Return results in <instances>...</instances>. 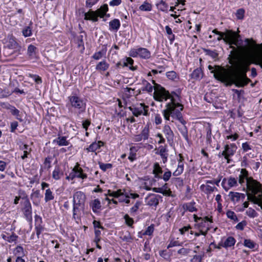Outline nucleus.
<instances>
[{"label":"nucleus","mask_w":262,"mask_h":262,"mask_svg":"<svg viewBox=\"0 0 262 262\" xmlns=\"http://www.w3.org/2000/svg\"><path fill=\"white\" fill-rule=\"evenodd\" d=\"M154 97L156 101L160 102L166 101L168 99H170V101L166 104V108L162 111L165 120H169L170 117H171L172 119L179 120L183 125L186 123L181 113L183 105L179 102L180 100V97L176 92H173L170 94L161 85L155 83Z\"/></svg>","instance_id":"obj_1"},{"label":"nucleus","mask_w":262,"mask_h":262,"mask_svg":"<svg viewBox=\"0 0 262 262\" xmlns=\"http://www.w3.org/2000/svg\"><path fill=\"white\" fill-rule=\"evenodd\" d=\"M229 63L232 65L228 69V85L233 84L238 88L247 85L251 80L247 76L249 70L248 65L241 60L233 61L230 59Z\"/></svg>","instance_id":"obj_2"},{"label":"nucleus","mask_w":262,"mask_h":262,"mask_svg":"<svg viewBox=\"0 0 262 262\" xmlns=\"http://www.w3.org/2000/svg\"><path fill=\"white\" fill-rule=\"evenodd\" d=\"M223 33L224 41L230 45V48L232 49L231 54H234L235 58H237L239 55L245 54L253 50L256 46L255 42L252 39L249 38H246L244 41L246 45L242 46L239 41L243 42V41L239 39L240 36L232 30H226Z\"/></svg>","instance_id":"obj_3"},{"label":"nucleus","mask_w":262,"mask_h":262,"mask_svg":"<svg viewBox=\"0 0 262 262\" xmlns=\"http://www.w3.org/2000/svg\"><path fill=\"white\" fill-rule=\"evenodd\" d=\"M246 185L247 189L253 194H249L248 199L254 204L258 205L262 209V200L256 196L258 193L262 192V185L252 177L247 179Z\"/></svg>","instance_id":"obj_4"},{"label":"nucleus","mask_w":262,"mask_h":262,"mask_svg":"<svg viewBox=\"0 0 262 262\" xmlns=\"http://www.w3.org/2000/svg\"><path fill=\"white\" fill-rule=\"evenodd\" d=\"M85 194L81 191H77L74 193L73 200V217L76 220L79 219V215L84 209Z\"/></svg>","instance_id":"obj_5"},{"label":"nucleus","mask_w":262,"mask_h":262,"mask_svg":"<svg viewBox=\"0 0 262 262\" xmlns=\"http://www.w3.org/2000/svg\"><path fill=\"white\" fill-rule=\"evenodd\" d=\"M208 68L211 73L213 74V77L215 79L228 85V69L220 66H215L213 67L211 65L208 66Z\"/></svg>","instance_id":"obj_6"},{"label":"nucleus","mask_w":262,"mask_h":262,"mask_svg":"<svg viewBox=\"0 0 262 262\" xmlns=\"http://www.w3.org/2000/svg\"><path fill=\"white\" fill-rule=\"evenodd\" d=\"M108 10L107 5L104 4L96 11L90 10L88 12H85L84 19L86 20H92L93 22L97 21L98 20V17L103 18L106 15Z\"/></svg>","instance_id":"obj_7"},{"label":"nucleus","mask_w":262,"mask_h":262,"mask_svg":"<svg viewBox=\"0 0 262 262\" xmlns=\"http://www.w3.org/2000/svg\"><path fill=\"white\" fill-rule=\"evenodd\" d=\"M68 99L72 107L77 109L79 114L85 112L86 103L82 98L73 95L69 96Z\"/></svg>","instance_id":"obj_8"},{"label":"nucleus","mask_w":262,"mask_h":262,"mask_svg":"<svg viewBox=\"0 0 262 262\" xmlns=\"http://www.w3.org/2000/svg\"><path fill=\"white\" fill-rule=\"evenodd\" d=\"M129 55L133 57H139L143 59H149L151 56L150 51L144 48L132 49L129 51Z\"/></svg>","instance_id":"obj_9"},{"label":"nucleus","mask_w":262,"mask_h":262,"mask_svg":"<svg viewBox=\"0 0 262 262\" xmlns=\"http://www.w3.org/2000/svg\"><path fill=\"white\" fill-rule=\"evenodd\" d=\"M148 108L149 106L144 103H140L136 106L128 107V109L132 112L134 116L137 117L141 115L148 116L149 115Z\"/></svg>","instance_id":"obj_10"},{"label":"nucleus","mask_w":262,"mask_h":262,"mask_svg":"<svg viewBox=\"0 0 262 262\" xmlns=\"http://www.w3.org/2000/svg\"><path fill=\"white\" fill-rule=\"evenodd\" d=\"M236 148L237 147L234 144H231L230 145H226L225 146L224 150L222 151V155L227 160L228 163H229L230 162L229 158L234 155Z\"/></svg>","instance_id":"obj_11"},{"label":"nucleus","mask_w":262,"mask_h":262,"mask_svg":"<svg viewBox=\"0 0 262 262\" xmlns=\"http://www.w3.org/2000/svg\"><path fill=\"white\" fill-rule=\"evenodd\" d=\"M25 200L23 203L24 214L28 221L32 220V207L29 199L27 196L23 198Z\"/></svg>","instance_id":"obj_12"},{"label":"nucleus","mask_w":262,"mask_h":262,"mask_svg":"<svg viewBox=\"0 0 262 262\" xmlns=\"http://www.w3.org/2000/svg\"><path fill=\"white\" fill-rule=\"evenodd\" d=\"M160 198H161V196L159 195L155 194H150L146 198V200H148L147 204L150 206L157 207L159 204V200Z\"/></svg>","instance_id":"obj_13"},{"label":"nucleus","mask_w":262,"mask_h":262,"mask_svg":"<svg viewBox=\"0 0 262 262\" xmlns=\"http://www.w3.org/2000/svg\"><path fill=\"white\" fill-rule=\"evenodd\" d=\"M163 132L166 136L167 141L168 142H173L174 134L170 126L168 125H165L163 127Z\"/></svg>","instance_id":"obj_14"},{"label":"nucleus","mask_w":262,"mask_h":262,"mask_svg":"<svg viewBox=\"0 0 262 262\" xmlns=\"http://www.w3.org/2000/svg\"><path fill=\"white\" fill-rule=\"evenodd\" d=\"M74 175L76 178H81L82 179H86L87 178V174L83 172V169L79 167V164L77 163V165L75 166L72 169Z\"/></svg>","instance_id":"obj_15"},{"label":"nucleus","mask_w":262,"mask_h":262,"mask_svg":"<svg viewBox=\"0 0 262 262\" xmlns=\"http://www.w3.org/2000/svg\"><path fill=\"white\" fill-rule=\"evenodd\" d=\"M250 177H248V171L244 168H243L241 170V174L239 176L238 182L239 183L243 185L245 183V180H246V182H247V179Z\"/></svg>","instance_id":"obj_16"},{"label":"nucleus","mask_w":262,"mask_h":262,"mask_svg":"<svg viewBox=\"0 0 262 262\" xmlns=\"http://www.w3.org/2000/svg\"><path fill=\"white\" fill-rule=\"evenodd\" d=\"M190 76L192 79L196 80H200L203 77V73L201 69L197 68L193 71Z\"/></svg>","instance_id":"obj_17"},{"label":"nucleus","mask_w":262,"mask_h":262,"mask_svg":"<svg viewBox=\"0 0 262 262\" xmlns=\"http://www.w3.org/2000/svg\"><path fill=\"white\" fill-rule=\"evenodd\" d=\"M9 111L12 115L15 116L16 119L20 122L23 121L21 114L15 106L11 105Z\"/></svg>","instance_id":"obj_18"},{"label":"nucleus","mask_w":262,"mask_h":262,"mask_svg":"<svg viewBox=\"0 0 262 262\" xmlns=\"http://www.w3.org/2000/svg\"><path fill=\"white\" fill-rule=\"evenodd\" d=\"M109 67L110 64L105 60H103L98 63L96 66V70L100 71H105L109 68Z\"/></svg>","instance_id":"obj_19"},{"label":"nucleus","mask_w":262,"mask_h":262,"mask_svg":"<svg viewBox=\"0 0 262 262\" xmlns=\"http://www.w3.org/2000/svg\"><path fill=\"white\" fill-rule=\"evenodd\" d=\"M120 25V22L118 19H114L109 22V29L117 31L119 29Z\"/></svg>","instance_id":"obj_20"},{"label":"nucleus","mask_w":262,"mask_h":262,"mask_svg":"<svg viewBox=\"0 0 262 262\" xmlns=\"http://www.w3.org/2000/svg\"><path fill=\"white\" fill-rule=\"evenodd\" d=\"M37 48L33 45H30L27 49V55L30 58L33 59L36 57Z\"/></svg>","instance_id":"obj_21"},{"label":"nucleus","mask_w":262,"mask_h":262,"mask_svg":"<svg viewBox=\"0 0 262 262\" xmlns=\"http://www.w3.org/2000/svg\"><path fill=\"white\" fill-rule=\"evenodd\" d=\"M167 151V150L165 146H160L159 152L156 153L160 155L164 163L167 160L168 154L166 153Z\"/></svg>","instance_id":"obj_22"},{"label":"nucleus","mask_w":262,"mask_h":262,"mask_svg":"<svg viewBox=\"0 0 262 262\" xmlns=\"http://www.w3.org/2000/svg\"><path fill=\"white\" fill-rule=\"evenodd\" d=\"M103 145L102 141H99L98 143L96 142L92 143L89 147L86 148L88 152H94L98 149L100 148Z\"/></svg>","instance_id":"obj_23"},{"label":"nucleus","mask_w":262,"mask_h":262,"mask_svg":"<svg viewBox=\"0 0 262 262\" xmlns=\"http://www.w3.org/2000/svg\"><path fill=\"white\" fill-rule=\"evenodd\" d=\"M90 206L92 207V210L95 213H97L101 207L100 201L98 199L93 200L91 203Z\"/></svg>","instance_id":"obj_24"},{"label":"nucleus","mask_w":262,"mask_h":262,"mask_svg":"<svg viewBox=\"0 0 262 262\" xmlns=\"http://www.w3.org/2000/svg\"><path fill=\"white\" fill-rule=\"evenodd\" d=\"M53 142L57 143L59 146H67L69 144V142L67 140L66 137L64 136L58 137L53 141Z\"/></svg>","instance_id":"obj_25"},{"label":"nucleus","mask_w":262,"mask_h":262,"mask_svg":"<svg viewBox=\"0 0 262 262\" xmlns=\"http://www.w3.org/2000/svg\"><path fill=\"white\" fill-rule=\"evenodd\" d=\"M235 239L232 236L228 237L225 242L223 243V247L227 248L234 245L235 243Z\"/></svg>","instance_id":"obj_26"},{"label":"nucleus","mask_w":262,"mask_h":262,"mask_svg":"<svg viewBox=\"0 0 262 262\" xmlns=\"http://www.w3.org/2000/svg\"><path fill=\"white\" fill-rule=\"evenodd\" d=\"M152 83L155 84L156 83L154 80H152ZM143 84L145 86L141 89V90L142 91H147L148 93H151L152 92L153 89H155V85L152 86L148 81L146 80H144L143 81Z\"/></svg>","instance_id":"obj_27"},{"label":"nucleus","mask_w":262,"mask_h":262,"mask_svg":"<svg viewBox=\"0 0 262 262\" xmlns=\"http://www.w3.org/2000/svg\"><path fill=\"white\" fill-rule=\"evenodd\" d=\"M195 204L194 202H191L184 204L183 207L185 210H188L191 212L196 211L197 209L194 206Z\"/></svg>","instance_id":"obj_28"},{"label":"nucleus","mask_w":262,"mask_h":262,"mask_svg":"<svg viewBox=\"0 0 262 262\" xmlns=\"http://www.w3.org/2000/svg\"><path fill=\"white\" fill-rule=\"evenodd\" d=\"M106 51V49H102L101 51L96 52L92 56V58L95 60H98L105 56Z\"/></svg>","instance_id":"obj_29"},{"label":"nucleus","mask_w":262,"mask_h":262,"mask_svg":"<svg viewBox=\"0 0 262 262\" xmlns=\"http://www.w3.org/2000/svg\"><path fill=\"white\" fill-rule=\"evenodd\" d=\"M229 196L231 201L233 202H237L241 199V193L231 191L229 192Z\"/></svg>","instance_id":"obj_30"},{"label":"nucleus","mask_w":262,"mask_h":262,"mask_svg":"<svg viewBox=\"0 0 262 262\" xmlns=\"http://www.w3.org/2000/svg\"><path fill=\"white\" fill-rule=\"evenodd\" d=\"M142 11H150L152 9V5L147 1L144 2L139 8Z\"/></svg>","instance_id":"obj_31"},{"label":"nucleus","mask_w":262,"mask_h":262,"mask_svg":"<svg viewBox=\"0 0 262 262\" xmlns=\"http://www.w3.org/2000/svg\"><path fill=\"white\" fill-rule=\"evenodd\" d=\"M158 9L163 12H167L168 8V5L163 0H161L160 2L157 4Z\"/></svg>","instance_id":"obj_32"},{"label":"nucleus","mask_w":262,"mask_h":262,"mask_svg":"<svg viewBox=\"0 0 262 262\" xmlns=\"http://www.w3.org/2000/svg\"><path fill=\"white\" fill-rule=\"evenodd\" d=\"M3 238L9 243L15 242L18 238V236L13 233L12 234L9 235L8 234H3L2 235Z\"/></svg>","instance_id":"obj_33"},{"label":"nucleus","mask_w":262,"mask_h":262,"mask_svg":"<svg viewBox=\"0 0 262 262\" xmlns=\"http://www.w3.org/2000/svg\"><path fill=\"white\" fill-rule=\"evenodd\" d=\"M63 175V173L60 171V168L56 166L55 169L53 171L52 177L55 180H59L60 179L61 176Z\"/></svg>","instance_id":"obj_34"},{"label":"nucleus","mask_w":262,"mask_h":262,"mask_svg":"<svg viewBox=\"0 0 262 262\" xmlns=\"http://www.w3.org/2000/svg\"><path fill=\"white\" fill-rule=\"evenodd\" d=\"M54 199V196L52 191L50 189H47L45 194V202H48L50 201L53 200Z\"/></svg>","instance_id":"obj_35"},{"label":"nucleus","mask_w":262,"mask_h":262,"mask_svg":"<svg viewBox=\"0 0 262 262\" xmlns=\"http://www.w3.org/2000/svg\"><path fill=\"white\" fill-rule=\"evenodd\" d=\"M133 63L134 60L131 58L128 57L126 58V62H119L117 63L116 66L118 68L120 66L127 67L128 64L133 65Z\"/></svg>","instance_id":"obj_36"},{"label":"nucleus","mask_w":262,"mask_h":262,"mask_svg":"<svg viewBox=\"0 0 262 262\" xmlns=\"http://www.w3.org/2000/svg\"><path fill=\"white\" fill-rule=\"evenodd\" d=\"M184 170V164L183 162H179L177 169L173 172V175L178 176L180 175Z\"/></svg>","instance_id":"obj_37"},{"label":"nucleus","mask_w":262,"mask_h":262,"mask_svg":"<svg viewBox=\"0 0 262 262\" xmlns=\"http://www.w3.org/2000/svg\"><path fill=\"white\" fill-rule=\"evenodd\" d=\"M15 255H18V256L23 257L25 255L23 248L20 246H17L14 250Z\"/></svg>","instance_id":"obj_38"},{"label":"nucleus","mask_w":262,"mask_h":262,"mask_svg":"<svg viewBox=\"0 0 262 262\" xmlns=\"http://www.w3.org/2000/svg\"><path fill=\"white\" fill-rule=\"evenodd\" d=\"M204 51L206 55L211 57L213 59H216L219 56V54L216 51H212L209 49H204Z\"/></svg>","instance_id":"obj_39"},{"label":"nucleus","mask_w":262,"mask_h":262,"mask_svg":"<svg viewBox=\"0 0 262 262\" xmlns=\"http://www.w3.org/2000/svg\"><path fill=\"white\" fill-rule=\"evenodd\" d=\"M141 204H142L141 202L137 201L136 202L135 205L130 209V214L132 215H134Z\"/></svg>","instance_id":"obj_40"},{"label":"nucleus","mask_w":262,"mask_h":262,"mask_svg":"<svg viewBox=\"0 0 262 262\" xmlns=\"http://www.w3.org/2000/svg\"><path fill=\"white\" fill-rule=\"evenodd\" d=\"M246 214L251 218H254L258 215L257 213L255 210L251 208H249L247 210Z\"/></svg>","instance_id":"obj_41"},{"label":"nucleus","mask_w":262,"mask_h":262,"mask_svg":"<svg viewBox=\"0 0 262 262\" xmlns=\"http://www.w3.org/2000/svg\"><path fill=\"white\" fill-rule=\"evenodd\" d=\"M83 36L82 35H79L76 37V41L79 48L82 47V49H84V41L83 40Z\"/></svg>","instance_id":"obj_42"},{"label":"nucleus","mask_w":262,"mask_h":262,"mask_svg":"<svg viewBox=\"0 0 262 262\" xmlns=\"http://www.w3.org/2000/svg\"><path fill=\"white\" fill-rule=\"evenodd\" d=\"M166 77L170 80H175L178 78V76L176 72L173 71H169L166 74Z\"/></svg>","instance_id":"obj_43"},{"label":"nucleus","mask_w":262,"mask_h":262,"mask_svg":"<svg viewBox=\"0 0 262 262\" xmlns=\"http://www.w3.org/2000/svg\"><path fill=\"white\" fill-rule=\"evenodd\" d=\"M100 168L103 171H105L107 169H111L112 168L113 165L111 163H103L102 162H99Z\"/></svg>","instance_id":"obj_44"},{"label":"nucleus","mask_w":262,"mask_h":262,"mask_svg":"<svg viewBox=\"0 0 262 262\" xmlns=\"http://www.w3.org/2000/svg\"><path fill=\"white\" fill-rule=\"evenodd\" d=\"M226 215L229 219H230L231 220H232L234 221L235 222L238 221V218L237 217L235 213L233 211H231V210H228L226 212Z\"/></svg>","instance_id":"obj_45"},{"label":"nucleus","mask_w":262,"mask_h":262,"mask_svg":"<svg viewBox=\"0 0 262 262\" xmlns=\"http://www.w3.org/2000/svg\"><path fill=\"white\" fill-rule=\"evenodd\" d=\"M228 184L230 187L237 186V179L233 177H230L228 180Z\"/></svg>","instance_id":"obj_46"},{"label":"nucleus","mask_w":262,"mask_h":262,"mask_svg":"<svg viewBox=\"0 0 262 262\" xmlns=\"http://www.w3.org/2000/svg\"><path fill=\"white\" fill-rule=\"evenodd\" d=\"M22 33L25 37H29L32 35V30L29 26L25 28L23 31Z\"/></svg>","instance_id":"obj_47"},{"label":"nucleus","mask_w":262,"mask_h":262,"mask_svg":"<svg viewBox=\"0 0 262 262\" xmlns=\"http://www.w3.org/2000/svg\"><path fill=\"white\" fill-rule=\"evenodd\" d=\"M203 187H205V192L206 193L209 194H210L211 192H212L214 190V189H216V188L215 187H212L208 185H207L206 186H205L204 185H202L201 186V188H202Z\"/></svg>","instance_id":"obj_48"},{"label":"nucleus","mask_w":262,"mask_h":262,"mask_svg":"<svg viewBox=\"0 0 262 262\" xmlns=\"http://www.w3.org/2000/svg\"><path fill=\"white\" fill-rule=\"evenodd\" d=\"M141 134V136H142L143 138V140H145L146 139H148V136H149V129H148V127H145L141 133L140 134Z\"/></svg>","instance_id":"obj_49"},{"label":"nucleus","mask_w":262,"mask_h":262,"mask_svg":"<svg viewBox=\"0 0 262 262\" xmlns=\"http://www.w3.org/2000/svg\"><path fill=\"white\" fill-rule=\"evenodd\" d=\"M244 246L249 248L253 249L255 247V244L250 239H245Z\"/></svg>","instance_id":"obj_50"},{"label":"nucleus","mask_w":262,"mask_h":262,"mask_svg":"<svg viewBox=\"0 0 262 262\" xmlns=\"http://www.w3.org/2000/svg\"><path fill=\"white\" fill-rule=\"evenodd\" d=\"M245 10L243 9H239L237 10L236 16L237 19H243L244 17Z\"/></svg>","instance_id":"obj_51"},{"label":"nucleus","mask_w":262,"mask_h":262,"mask_svg":"<svg viewBox=\"0 0 262 262\" xmlns=\"http://www.w3.org/2000/svg\"><path fill=\"white\" fill-rule=\"evenodd\" d=\"M126 224L129 226H132L134 223V220L130 217L128 214H125L124 216Z\"/></svg>","instance_id":"obj_52"},{"label":"nucleus","mask_w":262,"mask_h":262,"mask_svg":"<svg viewBox=\"0 0 262 262\" xmlns=\"http://www.w3.org/2000/svg\"><path fill=\"white\" fill-rule=\"evenodd\" d=\"M162 169L161 168L159 164L158 163H155L154 165L153 173H162Z\"/></svg>","instance_id":"obj_53"},{"label":"nucleus","mask_w":262,"mask_h":262,"mask_svg":"<svg viewBox=\"0 0 262 262\" xmlns=\"http://www.w3.org/2000/svg\"><path fill=\"white\" fill-rule=\"evenodd\" d=\"M154 230V227L153 225H151L150 226H148L145 232L143 233V235H151Z\"/></svg>","instance_id":"obj_54"},{"label":"nucleus","mask_w":262,"mask_h":262,"mask_svg":"<svg viewBox=\"0 0 262 262\" xmlns=\"http://www.w3.org/2000/svg\"><path fill=\"white\" fill-rule=\"evenodd\" d=\"M51 159H52L51 157H48L45 160V162H44L43 164L45 165V168H47V169H49L51 167Z\"/></svg>","instance_id":"obj_55"},{"label":"nucleus","mask_w":262,"mask_h":262,"mask_svg":"<svg viewBox=\"0 0 262 262\" xmlns=\"http://www.w3.org/2000/svg\"><path fill=\"white\" fill-rule=\"evenodd\" d=\"M180 132L184 138V139L187 141H189L188 136V130L187 127L184 126V128L180 130Z\"/></svg>","instance_id":"obj_56"},{"label":"nucleus","mask_w":262,"mask_h":262,"mask_svg":"<svg viewBox=\"0 0 262 262\" xmlns=\"http://www.w3.org/2000/svg\"><path fill=\"white\" fill-rule=\"evenodd\" d=\"M181 245L182 243L181 244L178 241L172 240L170 241V243L167 246V249L173 247L180 246Z\"/></svg>","instance_id":"obj_57"},{"label":"nucleus","mask_w":262,"mask_h":262,"mask_svg":"<svg viewBox=\"0 0 262 262\" xmlns=\"http://www.w3.org/2000/svg\"><path fill=\"white\" fill-rule=\"evenodd\" d=\"M42 218L40 216L36 215L35 216V226H42Z\"/></svg>","instance_id":"obj_58"},{"label":"nucleus","mask_w":262,"mask_h":262,"mask_svg":"<svg viewBox=\"0 0 262 262\" xmlns=\"http://www.w3.org/2000/svg\"><path fill=\"white\" fill-rule=\"evenodd\" d=\"M99 0H86L85 3V6L88 8H91L93 6L95 5Z\"/></svg>","instance_id":"obj_59"},{"label":"nucleus","mask_w":262,"mask_h":262,"mask_svg":"<svg viewBox=\"0 0 262 262\" xmlns=\"http://www.w3.org/2000/svg\"><path fill=\"white\" fill-rule=\"evenodd\" d=\"M35 229L36 231V235L37 236V238H39V235L41 234V233L44 230V228L42 226H35Z\"/></svg>","instance_id":"obj_60"},{"label":"nucleus","mask_w":262,"mask_h":262,"mask_svg":"<svg viewBox=\"0 0 262 262\" xmlns=\"http://www.w3.org/2000/svg\"><path fill=\"white\" fill-rule=\"evenodd\" d=\"M30 77L32 78L34 81L38 84L42 82V80L40 77L36 75L30 74Z\"/></svg>","instance_id":"obj_61"},{"label":"nucleus","mask_w":262,"mask_h":262,"mask_svg":"<svg viewBox=\"0 0 262 262\" xmlns=\"http://www.w3.org/2000/svg\"><path fill=\"white\" fill-rule=\"evenodd\" d=\"M247 223L245 221H243L237 224L235 228L236 229L243 230L244 228V227L246 225Z\"/></svg>","instance_id":"obj_62"},{"label":"nucleus","mask_w":262,"mask_h":262,"mask_svg":"<svg viewBox=\"0 0 262 262\" xmlns=\"http://www.w3.org/2000/svg\"><path fill=\"white\" fill-rule=\"evenodd\" d=\"M171 176V171H167L164 173L163 176L162 177V179L164 180V181L167 182L169 180Z\"/></svg>","instance_id":"obj_63"},{"label":"nucleus","mask_w":262,"mask_h":262,"mask_svg":"<svg viewBox=\"0 0 262 262\" xmlns=\"http://www.w3.org/2000/svg\"><path fill=\"white\" fill-rule=\"evenodd\" d=\"M202 260V256L201 255H194L191 259V262H201Z\"/></svg>","instance_id":"obj_64"}]
</instances>
